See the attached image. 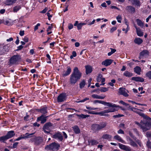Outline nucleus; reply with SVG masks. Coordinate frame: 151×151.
Returning a JSON list of instances; mask_svg holds the SVG:
<instances>
[{"mask_svg":"<svg viewBox=\"0 0 151 151\" xmlns=\"http://www.w3.org/2000/svg\"><path fill=\"white\" fill-rule=\"evenodd\" d=\"M134 123L142 130L144 132L150 130L151 127V118L149 117L143 118L140 123L137 121L135 122Z\"/></svg>","mask_w":151,"mask_h":151,"instance_id":"1","label":"nucleus"},{"mask_svg":"<svg viewBox=\"0 0 151 151\" xmlns=\"http://www.w3.org/2000/svg\"><path fill=\"white\" fill-rule=\"evenodd\" d=\"M82 76V73L77 67H75L73 72L70 76L69 79L70 83L74 85Z\"/></svg>","mask_w":151,"mask_h":151,"instance_id":"2","label":"nucleus"},{"mask_svg":"<svg viewBox=\"0 0 151 151\" xmlns=\"http://www.w3.org/2000/svg\"><path fill=\"white\" fill-rule=\"evenodd\" d=\"M107 124V123L105 122H101L99 124H94L92 125L91 129L94 132H99L105 128Z\"/></svg>","mask_w":151,"mask_h":151,"instance_id":"3","label":"nucleus"},{"mask_svg":"<svg viewBox=\"0 0 151 151\" xmlns=\"http://www.w3.org/2000/svg\"><path fill=\"white\" fill-rule=\"evenodd\" d=\"M21 59V56L19 55H14L9 60V65H17L19 64Z\"/></svg>","mask_w":151,"mask_h":151,"instance_id":"4","label":"nucleus"},{"mask_svg":"<svg viewBox=\"0 0 151 151\" xmlns=\"http://www.w3.org/2000/svg\"><path fill=\"white\" fill-rule=\"evenodd\" d=\"M60 145L59 144L55 142L52 143L49 145H47L45 149L47 150L50 151H57L59 149Z\"/></svg>","mask_w":151,"mask_h":151,"instance_id":"5","label":"nucleus"},{"mask_svg":"<svg viewBox=\"0 0 151 151\" xmlns=\"http://www.w3.org/2000/svg\"><path fill=\"white\" fill-rule=\"evenodd\" d=\"M31 141L34 142L35 144L36 145H38L41 144L43 141L42 138L41 137H34L30 139Z\"/></svg>","mask_w":151,"mask_h":151,"instance_id":"6","label":"nucleus"},{"mask_svg":"<svg viewBox=\"0 0 151 151\" xmlns=\"http://www.w3.org/2000/svg\"><path fill=\"white\" fill-rule=\"evenodd\" d=\"M66 94L65 93H60L57 98V101L58 102H61L66 100Z\"/></svg>","mask_w":151,"mask_h":151,"instance_id":"7","label":"nucleus"},{"mask_svg":"<svg viewBox=\"0 0 151 151\" xmlns=\"http://www.w3.org/2000/svg\"><path fill=\"white\" fill-rule=\"evenodd\" d=\"M9 49L7 46L0 45V55L5 54L8 51Z\"/></svg>","mask_w":151,"mask_h":151,"instance_id":"8","label":"nucleus"},{"mask_svg":"<svg viewBox=\"0 0 151 151\" xmlns=\"http://www.w3.org/2000/svg\"><path fill=\"white\" fill-rule=\"evenodd\" d=\"M99 104H101L104 105L105 106H107L110 107H118V106H116V104L109 102H107L103 101H100Z\"/></svg>","mask_w":151,"mask_h":151,"instance_id":"9","label":"nucleus"},{"mask_svg":"<svg viewBox=\"0 0 151 151\" xmlns=\"http://www.w3.org/2000/svg\"><path fill=\"white\" fill-rule=\"evenodd\" d=\"M127 141L128 142V143L131 146L134 147H137V144L133 140L129 137H127Z\"/></svg>","mask_w":151,"mask_h":151,"instance_id":"10","label":"nucleus"},{"mask_svg":"<svg viewBox=\"0 0 151 151\" xmlns=\"http://www.w3.org/2000/svg\"><path fill=\"white\" fill-rule=\"evenodd\" d=\"M128 133L129 135L133 139H134L140 146H141V143L140 140L138 139H137V137L133 135L131 131H129Z\"/></svg>","mask_w":151,"mask_h":151,"instance_id":"11","label":"nucleus"},{"mask_svg":"<svg viewBox=\"0 0 151 151\" xmlns=\"http://www.w3.org/2000/svg\"><path fill=\"white\" fill-rule=\"evenodd\" d=\"M52 137L55 139H58L60 141H62L63 139L62 135L60 132H57L52 135Z\"/></svg>","mask_w":151,"mask_h":151,"instance_id":"12","label":"nucleus"},{"mask_svg":"<svg viewBox=\"0 0 151 151\" xmlns=\"http://www.w3.org/2000/svg\"><path fill=\"white\" fill-rule=\"evenodd\" d=\"M71 72V69L69 66L67 67V69L66 71H64L62 74L63 76L65 77L69 75Z\"/></svg>","mask_w":151,"mask_h":151,"instance_id":"13","label":"nucleus"},{"mask_svg":"<svg viewBox=\"0 0 151 151\" xmlns=\"http://www.w3.org/2000/svg\"><path fill=\"white\" fill-rule=\"evenodd\" d=\"M113 60L111 59H106L103 61L102 63V64L105 65L106 66L110 65L112 63Z\"/></svg>","mask_w":151,"mask_h":151,"instance_id":"14","label":"nucleus"},{"mask_svg":"<svg viewBox=\"0 0 151 151\" xmlns=\"http://www.w3.org/2000/svg\"><path fill=\"white\" fill-rule=\"evenodd\" d=\"M47 116L44 117L43 114L41 115L40 117H38L37 119V121H41V123L43 124L45 123L47 120Z\"/></svg>","mask_w":151,"mask_h":151,"instance_id":"15","label":"nucleus"},{"mask_svg":"<svg viewBox=\"0 0 151 151\" xmlns=\"http://www.w3.org/2000/svg\"><path fill=\"white\" fill-rule=\"evenodd\" d=\"M119 92L120 94L123 95L125 97H127L129 96V95L125 91V89L123 88H119Z\"/></svg>","mask_w":151,"mask_h":151,"instance_id":"16","label":"nucleus"},{"mask_svg":"<svg viewBox=\"0 0 151 151\" xmlns=\"http://www.w3.org/2000/svg\"><path fill=\"white\" fill-rule=\"evenodd\" d=\"M126 9L129 12L132 13H134L135 12V8L132 6H127Z\"/></svg>","mask_w":151,"mask_h":151,"instance_id":"17","label":"nucleus"},{"mask_svg":"<svg viewBox=\"0 0 151 151\" xmlns=\"http://www.w3.org/2000/svg\"><path fill=\"white\" fill-rule=\"evenodd\" d=\"M130 3L133 5H134L137 6H140V1L138 0H129Z\"/></svg>","mask_w":151,"mask_h":151,"instance_id":"18","label":"nucleus"},{"mask_svg":"<svg viewBox=\"0 0 151 151\" xmlns=\"http://www.w3.org/2000/svg\"><path fill=\"white\" fill-rule=\"evenodd\" d=\"M17 0H6L4 2V4L7 6L12 5L15 3Z\"/></svg>","mask_w":151,"mask_h":151,"instance_id":"19","label":"nucleus"},{"mask_svg":"<svg viewBox=\"0 0 151 151\" xmlns=\"http://www.w3.org/2000/svg\"><path fill=\"white\" fill-rule=\"evenodd\" d=\"M132 80H134L137 82H142L144 81V80L141 77H133L131 78Z\"/></svg>","mask_w":151,"mask_h":151,"instance_id":"20","label":"nucleus"},{"mask_svg":"<svg viewBox=\"0 0 151 151\" xmlns=\"http://www.w3.org/2000/svg\"><path fill=\"white\" fill-rule=\"evenodd\" d=\"M6 135L8 139L11 138L15 135L14 132L13 131H9L8 132L7 134Z\"/></svg>","mask_w":151,"mask_h":151,"instance_id":"21","label":"nucleus"},{"mask_svg":"<svg viewBox=\"0 0 151 151\" xmlns=\"http://www.w3.org/2000/svg\"><path fill=\"white\" fill-rule=\"evenodd\" d=\"M86 69V73L87 74L91 73L92 71V68L90 65H87L85 66Z\"/></svg>","mask_w":151,"mask_h":151,"instance_id":"22","label":"nucleus"},{"mask_svg":"<svg viewBox=\"0 0 151 151\" xmlns=\"http://www.w3.org/2000/svg\"><path fill=\"white\" fill-rule=\"evenodd\" d=\"M47 107H43L39 109L38 111L40 112L43 114H45L47 112Z\"/></svg>","mask_w":151,"mask_h":151,"instance_id":"23","label":"nucleus"},{"mask_svg":"<svg viewBox=\"0 0 151 151\" xmlns=\"http://www.w3.org/2000/svg\"><path fill=\"white\" fill-rule=\"evenodd\" d=\"M134 42L136 44L139 45L142 42L143 40L140 38H136L134 40Z\"/></svg>","mask_w":151,"mask_h":151,"instance_id":"24","label":"nucleus"},{"mask_svg":"<svg viewBox=\"0 0 151 151\" xmlns=\"http://www.w3.org/2000/svg\"><path fill=\"white\" fill-rule=\"evenodd\" d=\"M73 131L75 134H78L80 133V130L78 126H74L73 127Z\"/></svg>","mask_w":151,"mask_h":151,"instance_id":"25","label":"nucleus"},{"mask_svg":"<svg viewBox=\"0 0 151 151\" xmlns=\"http://www.w3.org/2000/svg\"><path fill=\"white\" fill-rule=\"evenodd\" d=\"M92 97L94 99H104L106 97L105 96H101L96 94H93L92 95Z\"/></svg>","mask_w":151,"mask_h":151,"instance_id":"26","label":"nucleus"},{"mask_svg":"<svg viewBox=\"0 0 151 151\" xmlns=\"http://www.w3.org/2000/svg\"><path fill=\"white\" fill-rule=\"evenodd\" d=\"M52 126V124L51 122H47L45 124L43 128L44 129H48L49 128Z\"/></svg>","mask_w":151,"mask_h":151,"instance_id":"27","label":"nucleus"},{"mask_svg":"<svg viewBox=\"0 0 151 151\" xmlns=\"http://www.w3.org/2000/svg\"><path fill=\"white\" fill-rule=\"evenodd\" d=\"M89 145H96L99 143L98 142L94 139H91L88 141Z\"/></svg>","mask_w":151,"mask_h":151,"instance_id":"28","label":"nucleus"},{"mask_svg":"<svg viewBox=\"0 0 151 151\" xmlns=\"http://www.w3.org/2000/svg\"><path fill=\"white\" fill-rule=\"evenodd\" d=\"M134 72L138 75L140 74V72L141 71V68L139 66H137L134 68Z\"/></svg>","mask_w":151,"mask_h":151,"instance_id":"29","label":"nucleus"},{"mask_svg":"<svg viewBox=\"0 0 151 151\" xmlns=\"http://www.w3.org/2000/svg\"><path fill=\"white\" fill-rule=\"evenodd\" d=\"M136 22L138 26L140 27H143L144 26V23L141 20L139 19H137Z\"/></svg>","mask_w":151,"mask_h":151,"instance_id":"30","label":"nucleus"},{"mask_svg":"<svg viewBox=\"0 0 151 151\" xmlns=\"http://www.w3.org/2000/svg\"><path fill=\"white\" fill-rule=\"evenodd\" d=\"M135 112H136L138 114L139 116L142 117L143 118H145V117H149L148 116H147V115L145 114L144 113L141 112L140 111H135Z\"/></svg>","mask_w":151,"mask_h":151,"instance_id":"31","label":"nucleus"},{"mask_svg":"<svg viewBox=\"0 0 151 151\" xmlns=\"http://www.w3.org/2000/svg\"><path fill=\"white\" fill-rule=\"evenodd\" d=\"M139 54L140 56H144L147 55H148L149 52L147 50H143Z\"/></svg>","mask_w":151,"mask_h":151,"instance_id":"32","label":"nucleus"},{"mask_svg":"<svg viewBox=\"0 0 151 151\" xmlns=\"http://www.w3.org/2000/svg\"><path fill=\"white\" fill-rule=\"evenodd\" d=\"M123 75L126 77H130L133 76V74L132 73L128 71H126L124 73Z\"/></svg>","mask_w":151,"mask_h":151,"instance_id":"33","label":"nucleus"},{"mask_svg":"<svg viewBox=\"0 0 151 151\" xmlns=\"http://www.w3.org/2000/svg\"><path fill=\"white\" fill-rule=\"evenodd\" d=\"M102 138L104 139H109L111 138V136L109 134H106L103 135Z\"/></svg>","mask_w":151,"mask_h":151,"instance_id":"34","label":"nucleus"},{"mask_svg":"<svg viewBox=\"0 0 151 151\" xmlns=\"http://www.w3.org/2000/svg\"><path fill=\"white\" fill-rule=\"evenodd\" d=\"M114 139L117 140L120 142L123 143L124 140L122 139V138L118 135H116L114 136Z\"/></svg>","mask_w":151,"mask_h":151,"instance_id":"35","label":"nucleus"},{"mask_svg":"<svg viewBox=\"0 0 151 151\" xmlns=\"http://www.w3.org/2000/svg\"><path fill=\"white\" fill-rule=\"evenodd\" d=\"M86 84L85 81L83 80L79 83V87L81 88H83Z\"/></svg>","mask_w":151,"mask_h":151,"instance_id":"36","label":"nucleus"},{"mask_svg":"<svg viewBox=\"0 0 151 151\" xmlns=\"http://www.w3.org/2000/svg\"><path fill=\"white\" fill-rule=\"evenodd\" d=\"M21 8V7L19 5L17 6L14 7L13 8V12H17Z\"/></svg>","mask_w":151,"mask_h":151,"instance_id":"37","label":"nucleus"},{"mask_svg":"<svg viewBox=\"0 0 151 151\" xmlns=\"http://www.w3.org/2000/svg\"><path fill=\"white\" fill-rule=\"evenodd\" d=\"M34 134L35 133H33L30 134H29L28 133H27L24 135L23 136H24V139H26L30 137L32 135Z\"/></svg>","mask_w":151,"mask_h":151,"instance_id":"38","label":"nucleus"},{"mask_svg":"<svg viewBox=\"0 0 151 151\" xmlns=\"http://www.w3.org/2000/svg\"><path fill=\"white\" fill-rule=\"evenodd\" d=\"M137 33L138 36L139 37L142 36L143 35V33L142 32L140 29H137Z\"/></svg>","mask_w":151,"mask_h":151,"instance_id":"39","label":"nucleus"},{"mask_svg":"<svg viewBox=\"0 0 151 151\" xmlns=\"http://www.w3.org/2000/svg\"><path fill=\"white\" fill-rule=\"evenodd\" d=\"M8 139L6 135L0 137V141H2L3 142H5L4 141Z\"/></svg>","mask_w":151,"mask_h":151,"instance_id":"40","label":"nucleus"},{"mask_svg":"<svg viewBox=\"0 0 151 151\" xmlns=\"http://www.w3.org/2000/svg\"><path fill=\"white\" fill-rule=\"evenodd\" d=\"M86 23H79L78 24L77 27V29L78 30H80L81 29L83 25H86Z\"/></svg>","mask_w":151,"mask_h":151,"instance_id":"41","label":"nucleus"},{"mask_svg":"<svg viewBox=\"0 0 151 151\" xmlns=\"http://www.w3.org/2000/svg\"><path fill=\"white\" fill-rule=\"evenodd\" d=\"M78 116L80 118H86V117H89V115H85L83 114H81L80 115H78Z\"/></svg>","mask_w":151,"mask_h":151,"instance_id":"42","label":"nucleus"},{"mask_svg":"<svg viewBox=\"0 0 151 151\" xmlns=\"http://www.w3.org/2000/svg\"><path fill=\"white\" fill-rule=\"evenodd\" d=\"M99 90L101 92H106L108 90V88H106L104 87H101Z\"/></svg>","mask_w":151,"mask_h":151,"instance_id":"43","label":"nucleus"},{"mask_svg":"<svg viewBox=\"0 0 151 151\" xmlns=\"http://www.w3.org/2000/svg\"><path fill=\"white\" fill-rule=\"evenodd\" d=\"M16 21V20L13 21L12 22H10L9 21H6V24L8 25H10L13 24L14 23H15V22Z\"/></svg>","mask_w":151,"mask_h":151,"instance_id":"44","label":"nucleus"},{"mask_svg":"<svg viewBox=\"0 0 151 151\" xmlns=\"http://www.w3.org/2000/svg\"><path fill=\"white\" fill-rule=\"evenodd\" d=\"M105 110H104L102 111L99 112V113H98L97 114H99L101 116H107L108 115V114H105L106 113V112L105 111Z\"/></svg>","mask_w":151,"mask_h":151,"instance_id":"45","label":"nucleus"},{"mask_svg":"<svg viewBox=\"0 0 151 151\" xmlns=\"http://www.w3.org/2000/svg\"><path fill=\"white\" fill-rule=\"evenodd\" d=\"M89 100V99L88 98L86 97L82 100L77 101V102L78 103H80V102H83L86 101L87 100Z\"/></svg>","mask_w":151,"mask_h":151,"instance_id":"46","label":"nucleus"},{"mask_svg":"<svg viewBox=\"0 0 151 151\" xmlns=\"http://www.w3.org/2000/svg\"><path fill=\"white\" fill-rule=\"evenodd\" d=\"M115 79H112L111 80V82L108 83V84L111 86H114V83H115Z\"/></svg>","mask_w":151,"mask_h":151,"instance_id":"47","label":"nucleus"},{"mask_svg":"<svg viewBox=\"0 0 151 151\" xmlns=\"http://www.w3.org/2000/svg\"><path fill=\"white\" fill-rule=\"evenodd\" d=\"M146 145L148 148L151 149V142L150 140H148L147 141Z\"/></svg>","mask_w":151,"mask_h":151,"instance_id":"48","label":"nucleus"},{"mask_svg":"<svg viewBox=\"0 0 151 151\" xmlns=\"http://www.w3.org/2000/svg\"><path fill=\"white\" fill-rule=\"evenodd\" d=\"M147 77H148L149 79H151V71H150L146 73Z\"/></svg>","mask_w":151,"mask_h":151,"instance_id":"49","label":"nucleus"},{"mask_svg":"<svg viewBox=\"0 0 151 151\" xmlns=\"http://www.w3.org/2000/svg\"><path fill=\"white\" fill-rule=\"evenodd\" d=\"M122 19V17L120 15H119L116 17V19L117 21L119 23H121Z\"/></svg>","mask_w":151,"mask_h":151,"instance_id":"50","label":"nucleus"},{"mask_svg":"<svg viewBox=\"0 0 151 151\" xmlns=\"http://www.w3.org/2000/svg\"><path fill=\"white\" fill-rule=\"evenodd\" d=\"M119 148L121 149L124 150V149L126 145H123L122 144H121V143H119Z\"/></svg>","mask_w":151,"mask_h":151,"instance_id":"51","label":"nucleus"},{"mask_svg":"<svg viewBox=\"0 0 151 151\" xmlns=\"http://www.w3.org/2000/svg\"><path fill=\"white\" fill-rule=\"evenodd\" d=\"M84 111L87 112L88 114H97L98 113L94 112L93 111H89L87 110H85Z\"/></svg>","mask_w":151,"mask_h":151,"instance_id":"52","label":"nucleus"},{"mask_svg":"<svg viewBox=\"0 0 151 151\" xmlns=\"http://www.w3.org/2000/svg\"><path fill=\"white\" fill-rule=\"evenodd\" d=\"M124 150L125 151H131V150L129 147L126 145Z\"/></svg>","mask_w":151,"mask_h":151,"instance_id":"53","label":"nucleus"},{"mask_svg":"<svg viewBox=\"0 0 151 151\" xmlns=\"http://www.w3.org/2000/svg\"><path fill=\"white\" fill-rule=\"evenodd\" d=\"M123 116H124V115L122 114H118L114 115L113 117L114 118H119Z\"/></svg>","mask_w":151,"mask_h":151,"instance_id":"54","label":"nucleus"},{"mask_svg":"<svg viewBox=\"0 0 151 151\" xmlns=\"http://www.w3.org/2000/svg\"><path fill=\"white\" fill-rule=\"evenodd\" d=\"M119 103L123 104V105L124 106H127L128 105H129V104L125 103L122 100L120 101Z\"/></svg>","mask_w":151,"mask_h":151,"instance_id":"55","label":"nucleus"},{"mask_svg":"<svg viewBox=\"0 0 151 151\" xmlns=\"http://www.w3.org/2000/svg\"><path fill=\"white\" fill-rule=\"evenodd\" d=\"M117 29V27H114L111 28L110 32L111 33L113 32L114 31L116 30Z\"/></svg>","mask_w":151,"mask_h":151,"instance_id":"56","label":"nucleus"},{"mask_svg":"<svg viewBox=\"0 0 151 151\" xmlns=\"http://www.w3.org/2000/svg\"><path fill=\"white\" fill-rule=\"evenodd\" d=\"M86 109L88 110H96L98 109L97 108H95L93 107H86Z\"/></svg>","mask_w":151,"mask_h":151,"instance_id":"57","label":"nucleus"},{"mask_svg":"<svg viewBox=\"0 0 151 151\" xmlns=\"http://www.w3.org/2000/svg\"><path fill=\"white\" fill-rule=\"evenodd\" d=\"M134 132V133H135L138 136H139V132H138V130H137V129H136V128H134V129H133Z\"/></svg>","mask_w":151,"mask_h":151,"instance_id":"58","label":"nucleus"},{"mask_svg":"<svg viewBox=\"0 0 151 151\" xmlns=\"http://www.w3.org/2000/svg\"><path fill=\"white\" fill-rule=\"evenodd\" d=\"M18 143H19L18 142H16L14 143L13 144L12 147H11L12 148H16L17 147V145H18Z\"/></svg>","mask_w":151,"mask_h":151,"instance_id":"59","label":"nucleus"},{"mask_svg":"<svg viewBox=\"0 0 151 151\" xmlns=\"http://www.w3.org/2000/svg\"><path fill=\"white\" fill-rule=\"evenodd\" d=\"M29 118V116L28 115H27V113H26V116L24 117V120L25 121H27L29 120L28 119Z\"/></svg>","mask_w":151,"mask_h":151,"instance_id":"60","label":"nucleus"},{"mask_svg":"<svg viewBox=\"0 0 151 151\" xmlns=\"http://www.w3.org/2000/svg\"><path fill=\"white\" fill-rule=\"evenodd\" d=\"M47 10V7H45V9H44L42 11L40 12V13H45L46 12Z\"/></svg>","mask_w":151,"mask_h":151,"instance_id":"61","label":"nucleus"},{"mask_svg":"<svg viewBox=\"0 0 151 151\" xmlns=\"http://www.w3.org/2000/svg\"><path fill=\"white\" fill-rule=\"evenodd\" d=\"M23 40L24 42H27L28 41L29 39L27 37L25 36Z\"/></svg>","mask_w":151,"mask_h":151,"instance_id":"62","label":"nucleus"},{"mask_svg":"<svg viewBox=\"0 0 151 151\" xmlns=\"http://www.w3.org/2000/svg\"><path fill=\"white\" fill-rule=\"evenodd\" d=\"M40 26V24L38 23L35 26L34 28V30L35 31L37 30L38 29V27Z\"/></svg>","mask_w":151,"mask_h":151,"instance_id":"63","label":"nucleus"},{"mask_svg":"<svg viewBox=\"0 0 151 151\" xmlns=\"http://www.w3.org/2000/svg\"><path fill=\"white\" fill-rule=\"evenodd\" d=\"M73 27V25L71 24H68V29L70 30L71 29H72Z\"/></svg>","mask_w":151,"mask_h":151,"instance_id":"64","label":"nucleus"}]
</instances>
